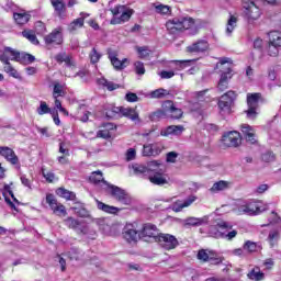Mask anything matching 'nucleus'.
I'll return each mask as SVG.
<instances>
[{
  "label": "nucleus",
  "instance_id": "obj_42",
  "mask_svg": "<svg viewBox=\"0 0 281 281\" xmlns=\"http://www.w3.org/2000/svg\"><path fill=\"white\" fill-rule=\"evenodd\" d=\"M113 131V124L106 123L104 124V128L97 132V137H101V139H111V132Z\"/></svg>",
  "mask_w": 281,
  "mask_h": 281
},
{
  "label": "nucleus",
  "instance_id": "obj_59",
  "mask_svg": "<svg viewBox=\"0 0 281 281\" xmlns=\"http://www.w3.org/2000/svg\"><path fill=\"white\" fill-rule=\"evenodd\" d=\"M168 95V90L160 88L151 92L150 98L161 99Z\"/></svg>",
  "mask_w": 281,
  "mask_h": 281
},
{
  "label": "nucleus",
  "instance_id": "obj_49",
  "mask_svg": "<svg viewBox=\"0 0 281 281\" xmlns=\"http://www.w3.org/2000/svg\"><path fill=\"white\" fill-rule=\"evenodd\" d=\"M22 36L24 38H27V41H30V43H32L33 45H38L40 43L38 38L36 37V33H34V31L32 30L23 31Z\"/></svg>",
  "mask_w": 281,
  "mask_h": 281
},
{
  "label": "nucleus",
  "instance_id": "obj_26",
  "mask_svg": "<svg viewBox=\"0 0 281 281\" xmlns=\"http://www.w3.org/2000/svg\"><path fill=\"white\" fill-rule=\"evenodd\" d=\"M241 133L246 139V142H249V144H257L258 139L256 138V131L251 125L243 124L241 125Z\"/></svg>",
  "mask_w": 281,
  "mask_h": 281
},
{
  "label": "nucleus",
  "instance_id": "obj_7",
  "mask_svg": "<svg viewBox=\"0 0 281 281\" xmlns=\"http://www.w3.org/2000/svg\"><path fill=\"white\" fill-rule=\"evenodd\" d=\"M241 5L244 18L248 23H254V21H258L262 16V11L256 5L255 1L246 0L243 1Z\"/></svg>",
  "mask_w": 281,
  "mask_h": 281
},
{
  "label": "nucleus",
  "instance_id": "obj_16",
  "mask_svg": "<svg viewBox=\"0 0 281 281\" xmlns=\"http://www.w3.org/2000/svg\"><path fill=\"white\" fill-rule=\"evenodd\" d=\"M19 59V50L5 46L2 49H0V63L8 64L10 60H14L16 63Z\"/></svg>",
  "mask_w": 281,
  "mask_h": 281
},
{
  "label": "nucleus",
  "instance_id": "obj_20",
  "mask_svg": "<svg viewBox=\"0 0 281 281\" xmlns=\"http://www.w3.org/2000/svg\"><path fill=\"white\" fill-rule=\"evenodd\" d=\"M161 233H159V229L155 226V224H144L143 229L140 232V238H154V240L157 243V237H159Z\"/></svg>",
  "mask_w": 281,
  "mask_h": 281
},
{
  "label": "nucleus",
  "instance_id": "obj_47",
  "mask_svg": "<svg viewBox=\"0 0 281 281\" xmlns=\"http://www.w3.org/2000/svg\"><path fill=\"white\" fill-rule=\"evenodd\" d=\"M67 256L69 260H82V256H85V252L78 248H71L68 252Z\"/></svg>",
  "mask_w": 281,
  "mask_h": 281
},
{
  "label": "nucleus",
  "instance_id": "obj_60",
  "mask_svg": "<svg viewBox=\"0 0 281 281\" xmlns=\"http://www.w3.org/2000/svg\"><path fill=\"white\" fill-rule=\"evenodd\" d=\"M134 67H135V72L137 74V76H144V74H146V68L144 67V63L136 61L134 64Z\"/></svg>",
  "mask_w": 281,
  "mask_h": 281
},
{
  "label": "nucleus",
  "instance_id": "obj_8",
  "mask_svg": "<svg viewBox=\"0 0 281 281\" xmlns=\"http://www.w3.org/2000/svg\"><path fill=\"white\" fill-rule=\"evenodd\" d=\"M123 117H127V120H131L132 122H135L136 124H139L142 120H139V113L133 108H112L111 111L105 112L106 117H115V115L120 114Z\"/></svg>",
  "mask_w": 281,
  "mask_h": 281
},
{
  "label": "nucleus",
  "instance_id": "obj_17",
  "mask_svg": "<svg viewBox=\"0 0 281 281\" xmlns=\"http://www.w3.org/2000/svg\"><path fill=\"white\" fill-rule=\"evenodd\" d=\"M46 203L53 210L54 214H57V216H67V210L65 209V205L58 203L54 194L46 195Z\"/></svg>",
  "mask_w": 281,
  "mask_h": 281
},
{
  "label": "nucleus",
  "instance_id": "obj_64",
  "mask_svg": "<svg viewBox=\"0 0 281 281\" xmlns=\"http://www.w3.org/2000/svg\"><path fill=\"white\" fill-rule=\"evenodd\" d=\"M261 159L262 161L269 164L270 161H273L276 159V155L272 151H267L262 154Z\"/></svg>",
  "mask_w": 281,
  "mask_h": 281
},
{
  "label": "nucleus",
  "instance_id": "obj_57",
  "mask_svg": "<svg viewBox=\"0 0 281 281\" xmlns=\"http://www.w3.org/2000/svg\"><path fill=\"white\" fill-rule=\"evenodd\" d=\"M187 63H190V60H172V61H170V65L177 71H181V69H183V67H186Z\"/></svg>",
  "mask_w": 281,
  "mask_h": 281
},
{
  "label": "nucleus",
  "instance_id": "obj_21",
  "mask_svg": "<svg viewBox=\"0 0 281 281\" xmlns=\"http://www.w3.org/2000/svg\"><path fill=\"white\" fill-rule=\"evenodd\" d=\"M210 49V44L205 40H200L187 47L190 54H203Z\"/></svg>",
  "mask_w": 281,
  "mask_h": 281
},
{
  "label": "nucleus",
  "instance_id": "obj_38",
  "mask_svg": "<svg viewBox=\"0 0 281 281\" xmlns=\"http://www.w3.org/2000/svg\"><path fill=\"white\" fill-rule=\"evenodd\" d=\"M132 169L137 177H145L146 179L148 178V169L146 164H134L132 165Z\"/></svg>",
  "mask_w": 281,
  "mask_h": 281
},
{
  "label": "nucleus",
  "instance_id": "obj_13",
  "mask_svg": "<svg viewBox=\"0 0 281 281\" xmlns=\"http://www.w3.org/2000/svg\"><path fill=\"white\" fill-rule=\"evenodd\" d=\"M63 27L53 30L48 35L44 36L46 47H55V45H63Z\"/></svg>",
  "mask_w": 281,
  "mask_h": 281
},
{
  "label": "nucleus",
  "instance_id": "obj_30",
  "mask_svg": "<svg viewBox=\"0 0 281 281\" xmlns=\"http://www.w3.org/2000/svg\"><path fill=\"white\" fill-rule=\"evenodd\" d=\"M89 179L94 186H101L102 190H106V186H110L109 182L104 180L101 171H93Z\"/></svg>",
  "mask_w": 281,
  "mask_h": 281
},
{
  "label": "nucleus",
  "instance_id": "obj_48",
  "mask_svg": "<svg viewBox=\"0 0 281 281\" xmlns=\"http://www.w3.org/2000/svg\"><path fill=\"white\" fill-rule=\"evenodd\" d=\"M50 3L58 16H61L65 12V2L63 0H50Z\"/></svg>",
  "mask_w": 281,
  "mask_h": 281
},
{
  "label": "nucleus",
  "instance_id": "obj_33",
  "mask_svg": "<svg viewBox=\"0 0 281 281\" xmlns=\"http://www.w3.org/2000/svg\"><path fill=\"white\" fill-rule=\"evenodd\" d=\"M89 14L81 12L80 18L74 20L69 25H68V31L69 32H76V30H80V27H83L85 25V19H87Z\"/></svg>",
  "mask_w": 281,
  "mask_h": 281
},
{
  "label": "nucleus",
  "instance_id": "obj_45",
  "mask_svg": "<svg viewBox=\"0 0 281 281\" xmlns=\"http://www.w3.org/2000/svg\"><path fill=\"white\" fill-rule=\"evenodd\" d=\"M57 194L58 196H61V199H66L67 201H74L76 199V193L65 188L57 189Z\"/></svg>",
  "mask_w": 281,
  "mask_h": 281
},
{
  "label": "nucleus",
  "instance_id": "obj_43",
  "mask_svg": "<svg viewBox=\"0 0 281 281\" xmlns=\"http://www.w3.org/2000/svg\"><path fill=\"white\" fill-rule=\"evenodd\" d=\"M55 60H56V63H59V65H61V63H65L66 67L74 66V61H71V57L69 55H67V53L57 54L55 56Z\"/></svg>",
  "mask_w": 281,
  "mask_h": 281
},
{
  "label": "nucleus",
  "instance_id": "obj_41",
  "mask_svg": "<svg viewBox=\"0 0 281 281\" xmlns=\"http://www.w3.org/2000/svg\"><path fill=\"white\" fill-rule=\"evenodd\" d=\"M97 82L100 85V87L108 89V91H115V89H120V85L109 81L104 77L98 79Z\"/></svg>",
  "mask_w": 281,
  "mask_h": 281
},
{
  "label": "nucleus",
  "instance_id": "obj_37",
  "mask_svg": "<svg viewBox=\"0 0 281 281\" xmlns=\"http://www.w3.org/2000/svg\"><path fill=\"white\" fill-rule=\"evenodd\" d=\"M236 25H238V16L231 13L226 24L227 36H232V33L236 30Z\"/></svg>",
  "mask_w": 281,
  "mask_h": 281
},
{
  "label": "nucleus",
  "instance_id": "obj_25",
  "mask_svg": "<svg viewBox=\"0 0 281 281\" xmlns=\"http://www.w3.org/2000/svg\"><path fill=\"white\" fill-rule=\"evenodd\" d=\"M0 155L12 166H16V164H19V156H16V153H14L10 147L0 146Z\"/></svg>",
  "mask_w": 281,
  "mask_h": 281
},
{
  "label": "nucleus",
  "instance_id": "obj_18",
  "mask_svg": "<svg viewBox=\"0 0 281 281\" xmlns=\"http://www.w3.org/2000/svg\"><path fill=\"white\" fill-rule=\"evenodd\" d=\"M162 109L167 112V117H171V120H181L183 117V110L175 106L172 101H166L162 104Z\"/></svg>",
  "mask_w": 281,
  "mask_h": 281
},
{
  "label": "nucleus",
  "instance_id": "obj_56",
  "mask_svg": "<svg viewBox=\"0 0 281 281\" xmlns=\"http://www.w3.org/2000/svg\"><path fill=\"white\" fill-rule=\"evenodd\" d=\"M244 250L248 251V254H254V251H258V244H256L251 240H247L244 244Z\"/></svg>",
  "mask_w": 281,
  "mask_h": 281
},
{
  "label": "nucleus",
  "instance_id": "obj_29",
  "mask_svg": "<svg viewBox=\"0 0 281 281\" xmlns=\"http://www.w3.org/2000/svg\"><path fill=\"white\" fill-rule=\"evenodd\" d=\"M186 131L183 125H170L164 130H161L160 135L162 137H169V135L179 136Z\"/></svg>",
  "mask_w": 281,
  "mask_h": 281
},
{
  "label": "nucleus",
  "instance_id": "obj_5",
  "mask_svg": "<svg viewBox=\"0 0 281 281\" xmlns=\"http://www.w3.org/2000/svg\"><path fill=\"white\" fill-rule=\"evenodd\" d=\"M105 192H108L112 199H115V201H119V203H122L123 205H131V203H133L131 194L117 186L105 184Z\"/></svg>",
  "mask_w": 281,
  "mask_h": 281
},
{
  "label": "nucleus",
  "instance_id": "obj_19",
  "mask_svg": "<svg viewBox=\"0 0 281 281\" xmlns=\"http://www.w3.org/2000/svg\"><path fill=\"white\" fill-rule=\"evenodd\" d=\"M66 227L69 229H74L75 232H78L79 234H87V226L85 225V222L79 221L74 217H68L64 221Z\"/></svg>",
  "mask_w": 281,
  "mask_h": 281
},
{
  "label": "nucleus",
  "instance_id": "obj_34",
  "mask_svg": "<svg viewBox=\"0 0 281 281\" xmlns=\"http://www.w3.org/2000/svg\"><path fill=\"white\" fill-rule=\"evenodd\" d=\"M147 165V177L150 175H155V172H160L162 169L161 161L159 160H151L146 162Z\"/></svg>",
  "mask_w": 281,
  "mask_h": 281
},
{
  "label": "nucleus",
  "instance_id": "obj_22",
  "mask_svg": "<svg viewBox=\"0 0 281 281\" xmlns=\"http://www.w3.org/2000/svg\"><path fill=\"white\" fill-rule=\"evenodd\" d=\"M161 150H164V146L159 143L144 145L143 156L144 157H157V155H161Z\"/></svg>",
  "mask_w": 281,
  "mask_h": 281
},
{
  "label": "nucleus",
  "instance_id": "obj_50",
  "mask_svg": "<svg viewBox=\"0 0 281 281\" xmlns=\"http://www.w3.org/2000/svg\"><path fill=\"white\" fill-rule=\"evenodd\" d=\"M100 58H102V55L100 52H98V49L95 47H93L91 49V52L89 53V59L91 65H98V63H100Z\"/></svg>",
  "mask_w": 281,
  "mask_h": 281
},
{
  "label": "nucleus",
  "instance_id": "obj_4",
  "mask_svg": "<svg viewBox=\"0 0 281 281\" xmlns=\"http://www.w3.org/2000/svg\"><path fill=\"white\" fill-rule=\"evenodd\" d=\"M194 26V20L192 18H173L166 23V29L169 34H177L183 32V30H190Z\"/></svg>",
  "mask_w": 281,
  "mask_h": 281
},
{
  "label": "nucleus",
  "instance_id": "obj_53",
  "mask_svg": "<svg viewBox=\"0 0 281 281\" xmlns=\"http://www.w3.org/2000/svg\"><path fill=\"white\" fill-rule=\"evenodd\" d=\"M42 175L44 179L47 181V183H54L55 181H58V178H56L55 172L45 171V169H42Z\"/></svg>",
  "mask_w": 281,
  "mask_h": 281
},
{
  "label": "nucleus",
  "instance_id": "obj_46",
  "mask_svg": "<svg viewBox=\"0 0 281 281\" xmlns=\"http://www.w3.org/2000/svg\"><path fill=\"white\" fill-rule=\"evenodd\" d=\"M269 42L272 43V45H277V47H281V32L280 31L270 32Z\"/></svg>",
  "mask_w": 281,
  "mask_h": 281
},
{
  "label": "nucleus",
  "instance_id": "obj_58",
  "mask_svg": "<svg viewBox=\"0 0 281 281\" xmlns=\"http://www.w3.org/2000/svg\"><path fill=\"white\" fill-rule=\"evenodd\" d=\"M35 32L40 36H43V34L47 32V27L45 26V23H43L42 21H37L35 23Z\"/></svg>",
  "mask_w": 281,
  "mask_h": 281
},
{
  "label": "nucleus",
  "instance_id": "obj_11",
  "mask_svg": "<svg viewBox=\"0 0 281 281\" xmlns=\"http://www.w3.org/2000/svg\"><path fill=\"white\" fill-rule=\"evenodd\" d=\"M156 243H158L162 249H166V251H170L171 249H177V247H179V239H177L175 235L166 233H160L156 239Z\"/></svg>",
  "mask_w": 281,
  "mask_h": 281
},
{
  "label": "nucleus",
  "instance_id": "obj_55",
  "mask_svg": "<svg viewBox=\"0 0 281 281\" xmlns=\"http://www.w3.org/2000/svg\"><path fill=\"white\" fill-rule=\"evenodd\" d=\"M47 113H52V109L45 101H41L40 106L37 108L38 115H47Z\"/></svg>",
  "mask_w": 281,
  "mask_h": 281
},
{
  "label": "nucleus",
  "instance_id": "obj_61",
  "mask_svg": "<svg viewBox=\"0 0 281 281\" xmlns=\"http://www.w3.org/2000/svg\"><path fill=\"white\" fill-rule=\"evenodd\" d=\"M20 181L22 183V186H24V188H27L29 190H32V180H30V178H27V176L25 175H21L20 176Z\"/></svg>",
  "mask_w": 281,
  "mask_h": 281
},
{
  "label": "nucleus",
  "instance_id": "obj_27",
  "mask_svg": "<svg viewBox=\"0 0 281 281\" xmlns=\"http://www.w3.org/2000/svg\"><path fill=\"white\" fill-rule=\"evenodd\" d=\"M147 179L154 186H166V183H168V179L166 178V175H164V169L147 176Z\"/></svg>",
  "mask_w": 281,
  "mask_h": 281
},
{
  "label": "nucleus",
  "instance_id": "obj_14",
  "mask_svg": "<svg viewBox=\"0 0 281 281\" xmlns=\"http://www.w3.org/2000/svg\"><path fill=\"white\" fill-rule=\"evenodd\" d=\"M53 98L55 101V109H58L59 113H64V115H69V112L65 108H63V103L59 98H65V88L60 83L54 85Z\"/></svg>",
  "mask_w": 281,
  "mask_h": 281
},
{
  "label": "nucleus",
  "instance_id": "obj_3",
  "mask_svg": "<svg viewBox=\"0 0 281 281\" xmlns=\"http://www.w3.org/2000/svg\"><path fill=\"white\" fill-rule=\"evenodd\" d=\"M216 69L221 71V78L217 85V89L220 91H225L229 85V80H232V59L227 57H223L216 64Z\"/></svg>",
  "mask_w": 281,
  "mask_h": 281
},
{
  "label": "nucleus",
  "instance_id": "obj_63",
  "mask_svg": "<svg viewBox=\"0 0 281 281\" xmlns=\"http://www.w3.org/2000/svg\"><path fill=\"white\" fill-rule=\"evenodd\" d=\"M162 80H170V78H175V72L172 70H162L158 74Z\"/></svg>",
  "mask_w": 281,
  "mask_h": 281
},
{
  "label": "nucleus",
  "instance_id": "obj_6",
  "mask_svg": "<svg viewBox=\"0 0 281 281\" xmlns=\"http://www.w3.org/2000/svg\"><path fill=\"white\" fill-rule=\"evenodd\" d=\"M113 18L110 21L111 25H122V23H126V21H131V16H133V10L126 9L125 5H116L113 9H110Z\"/></svg>",
  "mask_w": 281,
  "mask_h": 281
},
{
  "label": "nucleus",
  "instance_id": "obj_32",
  "mask_svg": "<svg viewBox=\"0 0 281 281\" xmlns=\"http://www.w3.org/2000/svg\"><path fill=\"white\" fill-rule=\"evenodd\" d=\"M153 5L156 14H161L162 16H170L172 14V8L168 4L156 2Z\"/></svg>",
  "mask_w": 281,
  "mask_h": 281
},
{
  "label": "nucleus",
  "instance_id": "obj_2",
  "mask_svg": "<svg viewBox=\"0 0 281 281\" xmlns=\"http://www.w3.org/2000/svg\"><path fill=\"white\" fill-rule=\"evenodd\" d=\"M232 229V225L227 222H218L216 225L210 226L209 233L213 238H225L234 240L238 236V231Z\"/></svg>",
  "mask_w": 281,
  "mask_h": 281
},
{
  "label": "nucleus",
  "instance_id": "obj_1",
  "mask_svg": "<svg viewBox=\"0 0 281 281\" xmlns=\"http://www.w3.org/2000/svg\"><path fill=\"white\" fill-rule=\"evenodd\" d=\"M265 210L267 209L262 207L260 202L250 200L237 203L233 212L236 216H258V214H262Z\"/></svg>",
  "mask_w": 281,
  "mask_h": 281
},
{
  "label": "nucleus",
  "instance_id": "obj_51",
  "mask_svg": "<svg viewBox=\"0 0 281 281\" xmlns=\"http://www.w3.org/2000/svg\"><path fill=\"white\" fill-rule=\"evenodd\" d=\"M268 240L270 243V247H276V245H278V240H280V231H271L268 235Z\"/></svg>",
  "mask_w": 281,
  "mask_h": 281
},
{
  "label": "nucleus",
  "instance_id": "obj_40",
  "mask_svg": "<svg viewBox=\"0 0 281 281\" xmlns=\"http://www.w3.org/2000/svg\"><path fill=\"white\" fill-rule=\"evenodd\" d=\"M97 207L98 210H101V212H105V214H117V212H120V209L104 204L100 200H97Z\"/></svg>",
  "mask_w": 281,
  "mask_h": 281
},
{
  "label": "nucleus",
  "instance_id": "obj_15",
  "mask_svg": "<svg viewBox=\"0 0 281 281\" xmlns=\"http://www.w3.org/2000/svg\"><path fill=\"white\" fill-rule=\"evenodd\" d=\"M234 100H236V92L229 90L224 93L218 101V109L224 111V113H229L232 111V104H234Z\"/></svg>",
  "mask_w": 281,
  "mask_h": 281
},
{
  "label": "nucleus",
  "instance_id": "obj_24",
  "mask_svg": "<svg viewBox=\"0 0 281 281\" xmlns=\"http://www.w3.org/2000/svg\"><path fill=\"white\" fill-rule=\"evenodd\" d=\"M196 199V195H190L184 201L178 200L171 204V210L172 212H182L184 207H190Z\"/></svg>",
  "mask_w": 281,
  "mask_h": 281
},
{
  "label": "nucleus",
  "instance_id": "obj_39",
  "mask_svg": "<svg viewBox=\"0 0 281 281\" xmlns=\"http://www.w3.org/2000/svg\"><path fill=\"white\" fill-rule=\"evenodd\" d=\"M229 188V182L225 180H220L215 182L212 188L210 189V192L213 194H216L218 192H223Z\"/></svg>",
  "mask_w": 281,
  "mask_h": 281
},
{
  "label": "nucleus",
  "instance_id": "obj_44",
  "mask_svg": "<svg viewBox=\"0 0 281 281\" xmlns=\"http://www.w3.org/2000/svg\"><path fill=\"white\" fill-rule=\"evenodd\" d=\"M249 280L254 281H262L265 280V273L260 271L259 267L254 268L251 271L248 272Z\"/></svg>",
  "mask_w": 281,
  "mask_h": 281
},
{
  "label": "nucleus",
  "instance_id": "obj_54",
  "mask_svg": "<svg viewBox=\"0 0 281 281\" xmlns=\"http://www.w3.org/2000/svg\"><path fill=\"white\" fill-rule=\"evenodd\" d=\"M267 52H268V56L276 57L280 54V46H277L273 43L269 42Z\"/></svg>",
  "mask_w": 281,
  "mask_h": 281
},
{
  "label": "nucleus",
  "instance_id": "obj_62",
  "mask_svg": "<svg viewBox=\"0 0 281 281\" xmlns=\"http://www.w3.org/2000/svg\"><path fill=\"white\" fill-rule=\"evenodd\" d=\"M137 52H138V58H148V56H150V50L146 46L138 47Z\"/></svg>",
  "mask_w": 281,
  "mask_h": 281
},
{
  "label": "nucleus",
  "instance_id": "obj_31",
  "mask_svg": "<svg viewBox=\"0 0 281 281\" xmlns=\"http://www.w3.org/2000/svg\"><path fill=\"white\" fill-rule=\"evenodd\" d=\"M13 19L18 25H25V23L30 22L32 15L26 11L21 10L20 12H13Z\"/></svg>",
  "mask_w": 281,
  "mask_h": 281
},
{
  "label": "nucleus",
  "instance_id": "obj_10",
  "mask_svg": "<svg viewBox=\"0 0 281 281\" xmlns=\"http://www.w3.org/2000/svg\"><path fill=\"white\" fill-rule=\"evenodd\" d=\"M260 98L261 94L258 92L247 94L248 110L246 111V115L248 120H256L258 117V102H260Z\"/></svg>",
  "mask_w": 281,
  "mask_h": 281
},
{
  "label": "nucleus",
  "instance_id": "obj_52",
  "mask_svg": "<svg viewBox=\"0 0 281 281\" xmlns=\"http://www.w3.org/2000/svg\"><path fill=\"white\" fill-rule=\"evenodd\" d=\"M164 117H168V112L166 111V109L157 110L156 112L149 115V119L151 120V122H157V120H161Z\"/></svg>",
  "mask_w": 281,
  "mask_h": 281
},
{
  "label": "nucleus",
  "instance_id": "obj_35",
  "mask_svg": "<svg viewBox=\"0 0 281 281\" xmlns=\"http://www.w3.org/2000/svg\"><path fill=\"white\" fill-rule=\"evenodd\" d=\"M34 60H36V57H34V55L32 54H27V53H18V61L21 65H32V63H34Z\"/></svg>",
  "mask_w": 281,
  "mask_h": 281
},
{
  "label": "nucleus",
  "instance_id": "obj_9",
  "mask_svg": "<svg viewBox=\"0 0 281 281\" xmlns=\"http://www.w3.org/2000/svg\"><path fill=\"white\" fill-rule=\"evenodd\" d=\"M196 258L200 262H211V265H221L225 260L218 252L210 249H200Z\"/></svg>",
  "mask_w": 281,
  "mask_h": 281
},
{
  "label": "nucleus",
  "instance_id": "obj_28",
  "mask_svg": "<svg viewBox=\"0 0 281 281\" xmlns=\"http://www.w3.org/2000/svg\"><path fill=\"white\" fill-rule=\"evenodd\" d=\"M210 223V216L205 215L203 217H188L184 220V225L188 227H201V225H207Z\"/></svg>",
  "mask_w": 281,
  "mask_h": 281
},
{
  "label": "nucleus",
  "instance_id": "obj_12",
  "mask_svg": "<svg viewBox=\"0 0 281 281\" xmlns=\"http://www.w3.org/2000/svg\"><path fill=\"white\" fill-rule=\"evenodd\" d=\"M222 142L226 148H238L241 144L240 133L237 131H231L224 133Z\"/></svg>",
  "mask_w": 281,
  "mask_h": 281
},
{
  "label": "nucleus",
  "instance_id": "obj_23",
  "mask_svg": "<svg viewBox=\"0 0 281 281\" xmlns=\"http://www.w3.org/2000/svg\"><path fill=\"white\" fill-rule=\"evenodd\" d=\"M123 236L127 243H136L138 238H142L140 233H137V229H135V226L133 224H127L124 227Z\"/></svg>",
  "mask_w": 281,
  "mask_h": 281
},
{
  "label": "nucleus",
  "instance_id": "obj_36",
  "mask_svg": "<svg viewBox=\"0 0 281 281\" xmlns=\"http://www.w3.org/2000/svg\"><path fill=\"white\" fill-rule=\"evenodd\" d=\"M109 58H110L111 64L113 65L114 69H116L117 71H122V69H124V67H126L124 65V63H126L127 59L120 60L117 58V56L115 55V53H109Z\"/></svg>",
  "mask_w": 281,
  "mask_h": 281
}]
</instances>
